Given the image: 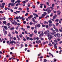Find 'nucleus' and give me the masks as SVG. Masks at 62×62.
Listing matches in <instances>:
<instances>
[{
    "label": "nucleus",
    "mask_w": 62,
    "mask_h": 62,
    "mask_svg": "<svg viewBox=\"0 0 62 62\" xmlns=\"http://www.w3.org/2000/svg\"><path fill=\"white\" fill-rule=\"evenodd\" d=\"M10 29L11 30H12L13 29H14V28L13 27L11 28H10Z\"/></svg>",
    "instance_id": "42"
},
{
    "label": "nucleus",
    "mask_w": 62,
    "mask_h": 62,
    "mask_svg": "<svg viewBox=\"0 0 62 62\" xmlns=\"http://www.w3.org/2000/svg\"><path fill=\"white\" fill-rule=\"evenodd\" d=\"M9 4H8V6L9 8H10V5L12 6V5H13V3H9Z\"/></svg>",
    "instance_id": "8"
},
{
    "label": "nucleus",
    "mask_w": 62,
    "mask_h": 62,
    "mask_svg": "<svg viewBox=\"0 0 62 62\" xmlns=\"http://www.w3.org/2000/svg\"><path fill=\"white\" fill-rule=\"evenodd\" d=\"M52 25H53V24H51V23H50L49 24V27H51V26H52Z\"/></svg>",
    "instance_id": "16"
},
{
    "label": "nucleus",
    "mask_w": 62,
    "mask_h": 62,
    "mask_svg": "<svg viewBox=\"0 0 62 62\" xmlns=\"http://www.w3.org/2000/svg\"><path fill=\"white\" fill-rule=\"evenodd\" d=\"M44 16H45V15L44 14H42V16H41V17H42V18H44Z\"/></svg>",
    "instance_id": "20"
},
{
    "label": "nucleus",
    "mask_w": 62,
    "mask_h": 62,
    "mask_svg": "<svg viewBox=\"0 0 62 62\" xmlns=\"http://www.w3.org/2000/svg\"><path fill=\"white\" fill-rule=\"evenodd\" d=\"M44 8H46V5H44Z\"/></svg>",
    "instance_id": "55"
},
{
    "label": "nucleus",
    "mask_w": 62,
    "mask_h": 62,
    "mask_svg": "<svg viewBox=\"0 0 62 62\" xmlns=\"http://www.w3.org/2000/svg\"><path fill=\"white\" fill-rule=\"evenodd\" d=\"M4 62H8L7 59H6V58H5L4 59Z\"/></svg>",
    "instance_id": "9"
},
{
    "label": "nucleus",
    "mask_w": 62,
    "mask_h": 62,
    "mask_svg": "<svg viewBox=\"0 0 62 62\" xmlns=\"http://www.w3.org/2000/svg\"><path fill=\"white\" fill-rule=\"evenodd\" d=\"M25 33L27 34H28V33H27V31H25Z\"/></svg>",
    "instance_id": "48"
},
{
    "label": "nucleus",
    "mask_w": 62,
    "mask_h": 62,
    "mask_svg": "<svg viewBox=\"0 0 62 62\" xmlns=\"http://www.w3.org/2000/svg\"><path fill=\"white\" fill-rule=\"evenodd\" d=\"M3 23L4 24H6L7 23V22L6 21H4L3 22Z\"/></svg>",
    "instance_id": "21"
},
{
    "label": "nucleus",
    "mask_w": 62,
    "mask_h": 62,
    "mask_svg": "<svg viewBox=\"0 0 62 62\" xmlns=\"http://www.w3.org/2000/svg\"><path fill=\"white\" fill-rule=\"evenodd\" d=\"M54 48L55 49H57V46H56V44H55L54 45Z\"/></svg>",
    "instance_id": "15"
},
{
    "label": "nucleus",
    "mask_w": 62,
    "mask_h": 62,
    "mask_svg": "<svg viewBox=\"0 0 62 62\" xmlns=\"http://www.w3.org/2000/svg\"><path fill=\"white\" fill-rule=\"evenodd\" d=\"M35 26H36L37 27H38V28H39V27H40V26H41L40 24L39 23L35 25Z\"/></svg>",
    "instance_id": "4"
},
{
    "label": "nucleus",
    "mask_w": 62,
    "mask_h": 62,
    "mask_svg": "<svg viewBox=\"0 0 62 62\" xmlns=\"http://www.w3.org/2000/svg\"><path fill=\"white\" fill-rule=\"evenodd\" d=\"M49 27V26H48V25H47L46 26V28H48Z\"/></svg>",
    "instance_id": "52"
},
{
    "label": "nucleus",
    "mask_w": 62,
    "mask_h": 62,
    "mask_svg": "<svg viewBox=\"0 0 62 62\" xmlns=\"http://www.w3.org/2000/svg\"><path fill=\"white\" fill-rule=\"evenodd\" d=\"M44 62H46L47 61V60H46V59H44Z\"/></svg>",
    "instance_id": "39"
},
{
    "label": "nucleus",
    "mask_w": 62,
    "mask_h": 62,
    "mask_svg": "<svg viewBox=\"0 0 62 62\" xmlns=\"http://www.w3.org/2000/svg\"><path fill=\"white\" fill-rule=\"evenodd\" d=\"M5 3L4 2L3 3L1 4H0V8H4V7H5L4 5H5Z\"/></svg>",
    "instance_id": "2"
},
{
    "label": "nucleus",
    "mask_w": 62,
    "mask_h": 62,
    "mask_svg": "<svg viewBox=\"0 0 62 62\" xmlns=\"http://www.w3.org/2000/svg\"><path fill=\"white\" fill-rule=\"evenodd\" d=\"M48 32H49V31L48 30L45 31L44 32V34H45V35L47 34V33H48Z\"/></svg>",
    "instance_id": "13"
},
{
    "label": "nucleus",
    "mask_w": 62,
    "mask_h": 62,
    "mask_svg": "<svg viewBox=\"0 0 62 62\" xmlns=\"http://www.w3.org/2000/svg\"><path fill=\"white\" fill-rule=\"evenodd\" d=\"M56 17H57V15H55L53 17V19H55L56 18Z\"/></svg>",
    "instance_id": "12"
},
{
    "label": "nucleus",
    "mask_w": 62,
    "mask_h": 62,
    "mask_svg": "<svg viewBox=\"0 0 62 62\" xmlns=\"http://www.w3.org/2000/svg\"><path fill=\"white\" fill-rule=\"evenodd\" d=\"M53 38V36L52 35H50L49 37L48 38V39L49 40H51V39H52Z\"/></svg>",
    "instance_id": "7"
},
{
    "label": "nucleus",
    "mask_w": 62,
    "mask_h": 62,
    "mask_svg": "<svg viewBox=\"0 0 62 62\" xmlns=\"http://www.w3.org/2000/svg\"><path fill=\"white\" fill-rule=\"evenodd\" d=\"M18 10H20L21 11L22 10V9L21 8H19L18 9Z\"/></svg>",
    "instance_id": "56"
},
{
    "label": "nucleus",
    "mask_w": 62,
    "mask_h": 62,
    "mask_svg": "<svg viewBox=\"0 0 62 62\" xmlns=\"http://www.w3.org/2000/svg\"><path fill=\"white\" fill-rule=\"evenodd\" d=\"M44 34L43 32H42L41 34H40L39 35V38H41V37H42L43 36Z\"/></svg>",
    "instance_id": "5"
},
{
    "label": "nucleus",
    "mask_w": 62,
    "mask_h": 62,
    "mask_svg": "<svg viewBox=\"0 0 62 62\" xmlns=\"http://www.w3.org/2000/svg\"><path fill=\"white\" fill-rule=\"evenodd\" d=\"M18 8V7H15L14 8V9H17V8Z\"/></svg>",
    "instance_id": "53"
},
{
    "label": "nucleus",
    "mask_w": 62,
    "mask_h": 62,
    "mask_svg": "<svg viewBox=\"0 0 62 62\" xmlns=\"http://www.w3.org/2000/svg\"><path fill=\"white\" fill-rule=\"evenodd\" d=\"M52 44L53 45H54L55 44V43H54V42H52Z\"/></svg>",
    "instance_id": "54"
},
{
    "label": "nucleus",
    "mask_w": 62,
    "mask_h": 62,
    "mask_svg": "<svg viewBox=\"0 0 62 62\" xmlns=\"http://www.w3.org/2000/svg\"><path fill=\"white\" fill-rule=\"evenodd\" d=\"M39 41H38V40H37L36 41V43L38 44H39Z\"/></svg>",
    "instance_id": "34"
},
{
    "label": "nucleus",
    "mask_w": 62,
    "mask_h": 62,
    "mask_svg": "<svg viewBox=\"0 0 62 62\" xmlns=\"http://www.w3.org/2000/svg\"><path fill=\"white\" fill-rule=\"evenodd\" d=\"M8 32L7 31H5L4 32V35H7V33Z\"/></svg>",
    "instance_id": "17"
},
{
    "label": "nucleus",
    "mask_w": 62,
    "mask_h": 62,
    "mask_svg": "<svg viewBox=\"0 0 62 62\" xmlns=\"http://www.w3.org/2000/svg\"><path fill=\"white\" fill-rule=\"evenodd\" d=\"M16 18L17 20H18L19 19V17H16Z\"/></svg>",
    "instance_id": "49"
},
{
    "label": "nucleus",
    "mask_w": 62,
    "mask_h": 62,
    "mask_svg": "<svg viewBox=\"0 0 62 62\" xmlns=\"http://www.w3.org/2000/svg\"><path fill=\"white\" fill-rule=\"evenodd\" d=\"M43 14L45 15H47V13H46V12H44L43 13Z\"/></svg>",
    "instance_id": "35"
},
{
    "label": "nucleus",
    "mask_w": 62,
    "mask_h": 62,
    "mask_svg": "<svg viewBox=\"0 0 62 62\" xmlns=\"http://www.w3.org/2000/svg\"><path fill=\"white\" fill-rule=\"evenodd\" d=\"M55 30L56 32H58V29L56 28L55 29Z\"/></svg>",
    "instance_id": "27"
},
{
    "label": "nucleus",
    "mask_w": 62,
    "mask_h": 62,
    "mask_svg": "<svg viewBox=\"0 0 62 62\" xmlns=\"http://www.w3.org/2000/svg\"><path fill=\"white\" fill-rule=\"evenodd\" d=\"M10 39H13V37H10Z\"/></svg>",
    "instance_id": "58"
},
{
    "label": "nucleus",
    "mask_w": 62,
    "mask_h": 62,
    "mask_svg": "<svg viewBox=\"0 0 62 62\" xmlns=\"http://www.w3.org/2000/svg\"><path fill=\"white\" fill-rule=\"evenodd\" d=\"M52 8H53V7H54V3L52 4Z\"/></svg>",
    "instance_id": "28"
},
{
    "label": "nucleus",
    "mask_w": 62,
    "mask_h": 62,
    "mask_svg": "<svg viewBox=\"0 0 62 62\" xmlns=\"http://www.w3.org/2000/svg\"><path fill=\"white\" fill-rule=\"evenodd\" d=\"M32 20L33 21V22L35 23H37V21H35V20L34 19V17L32 18Z\"/></svg>",
    "instance_id": "6"
},
{
    "label": "nucleus",
    "mask_w": 62,
    "mask_h": 62,
    "mask_svg": "<svg viewBox=\"0 0 62 62\" xmlns=\"http://www.w3.org/2000/svg\"><path fill=\"white\" fill-rule=\"evenodd\" d=\"M54 42L56 43V42H58V41H57V40L55 39L54 40Z\"/></svg>",
    "instance_id": "23"
},
{
    "label": "nucleus",
    "mask_w": 62,
    "mask_h": 62,
    "mask_svg": "<svg viewBox=\"0 0 62 62\" xmlns=\"http://www.w3.org/2000/svg\"><path fill=\"white\" fill-rule=\"evenodd\" d=\"M39 42L40 43H41V41L40 40H39Z\"/></svg>",
    "instance_id": "62"
},
{
    "label": "nucleus",
    "mask_w": 62,
    "mask_h": 62,
    "mask_svg": "<svg viewBox=\"0 0 62 62\" xmlns=\"http://www.w3.org/2000/svg\"><path fill=\"white\" fill-rule=\"evenodd\" d=\"M36 37H34L33 38V40H36Z\"/></svg>",
    "instance_id": "63"
},
{
    "label": "nucleus",
    "mask_w": 62,
    "mask_h": 62,
    "mask_svg": "<svg viewBox=\"0 0 62 62\" xmlns=\"http://www.w3.org/2000/svg\"><path fill=\"white\" fill-rule=\"evenodd\" d=\"M46 35L48 38H49L50 36V34L49 33H47Z\"/></svg>",
    "instance_id": "18"
},
{
    "label": "nucleus",
    "mask_w": 62,
    "mask_h": 62,
    "mask_svg": "<svg viewBox=\"0 0 62 62\" xmlns=\"http://www.w3.org/2000/svg\"><path fill=\"white\" fill-rule=\"evenodd\" d=\"M28 13H27L25 14V16H28Z\"/></svg>",
    "instance_id": "33"
},
{
    "label": "nucleus",
    "mask_w": 62,
    "mask_h": 62,
    "mask_svg": "<svg viewBox=\"0 0 62 62\" xmlns=\"http://www.w3.org/2000/svg\"><path fill=\"white\" fill-rule=\"evenodd\" d=\"M4 28H5V29H6V30H7L8 29V27H7V26H4Z\"/></svg>",
    "instance_id": "22"
},
{
    "label": "nucleus",
    "mask_w": 62,
    "mask_h": 62,
    "mask_svg": "<svg viewBox=\"0 0 62 62\" xmlns=\"http://www.w3.org/2000/svg\"><path fill=\"white\" fill-rule=\"evenodd\" d=\"M59 21V19H57L55 20V22H58Z\"/></svg>",
    "instance_id": "37"
},
{
    "label": "nucleus",
    "mask_w": 62,
    "mask_h": 62,
    "mask_svg": "<svg viewBox=\"0 0 62 62\" xmlns=\"http://www.w3.org/2000/svg\"><path fill=\"white\" fill-rule=\"evenodd\" d=\"M30 24L31 25H32V22H30Z\"/></svg>",
    "instance_id": "64"
},
{
    "label": "nucleus",
    "mask_w": 62,
    "mask_h": 62,
    "mask_svg": "<svg viewBox=\"0 0 62 62\" xmlns=\"http://www.w3.org/2000/svg\"><path fill=\"white\" fill-rule=\"evenodd\" d=\"M16 37L18 39V40H20V39L19 38V36H18V35H16Z\"/></svg>",
    "instance_id": "14"
},
{
    "label": "nucleus",
    "mask_w": 62,
    "mask_h": 62,
    "mask_svg": "<svg viewBox=\"0 0 62 62\" xmlns=\"http://www.w3.org/2000/svg\"><path fill=\"white\" fill-rule=\"evenodd\" d=\"M19 36L20 38H22V37H23V35H22V34H21L20 35H19Z\"/></svg>",
    "instance_id": "25"
},
{
    "label": "nucleus",
    "mask_w": 62,
    "mask_h": 62,
    "mask_svg": "<svg viewBox=\"0 0 62 62\" xmlns=\"http://www.w3.org/2000/svg\"><path fill=\"white\" fill-rule=\"evenodd\" d=\"M11 23L12 24H14V25H17V22H16L15 20H14V21L12 22Z\"/></svg>",
    "instance_id": "3"
},
{
    "label": "nucleus",
    "mask_w": 62,
    "mask_h": 62,
    "mask_svg": "<svg viewBox=\"0 0 62 62\" xmlns=\"http://www.w3.org/2000/svg\"><path fill=\"white\" fill-rule=\"evenodd\" d=\"M46 11H47L48 14H50L51 12V10H50V7H48L46 9Z\"/></svg>",
    "instance_id": "1"
},
{
    "label": "nucleus",
    "mask_w": 62,
    "mask_h": 62,
    "mask_svg": "<svg viewBox=\"0 0 62 62\" xmlns=\"http://www.w3.org/2000/svg\"><path fill=\"white\" fill-rule=\"evenodd\" d=\"M13 39L14 40H16V37H14L13 38Z\"/></svg>",
    "instance_id": "59"
},
{
    "label": "nucleus",
    "mask_w": 62,
    "mask_h": 62,
    "mask_svg": "<svg viewBox=\"0 0 62 62\" xmlns=\"http://www.w3.org/2000/svg\"><path fill=\"white\" fill-rule=\"evenodd\" d=\"M17 3H20L21 2V0H18L17 1Z\"/></svg>",
    "instance_id": "43"
},
{
    "label": "nucleus",
    "mask_w": 62,
    "mask_h": 62,
    "mask_svg": "<svg viewBox=\"0 0 62 62\" xmlns=\"http://www.w3.org/2000/svg\"><path fill=\"white\" fill-rule=\"evenodd\" d=\"M14 48V47H12V48H10V49L11 50H12Z\"/></svg>",
    "instance_id": "36"
},
{
    "label": "nucleus",
    "mask_w": 62,
    "mask_h": 62,
    "mask_svg": "<svg viewBox=\"0 0 62 62\" xmlns=\"http://www.w3.org/2000/svg\"><path fill=\"white\" fill-rule=\"evenodd\" d=\"M48 17H49V15L46 16L45 18L46 19H47Z\"/></svg>",
    "instance_id": "41"
},
{
    "label": "nucleus",
    "mask_w": 62,
    "mask_h": 62,
    "mask_svg": "<svg viewBox=\"0 0 62 62\" xmlns=\"http://www.w3.org/2000/svg\"><path fill=\"white\" fill-rule=\"evenodd\" d=\"M57 36V34H55L54 35V36L55 37V38H56V36Z\"/></svg>",
    "instance_id": "50"
},
{
    "label": "nucleus",
    "mask_w": 62,
    "mask_h": 62,
    "mask_svg": "<svg viewBox=\"0 0 62 62\" xmlns=\"http://www.w3.org/2000/svg\"><path fill=\"white\" fill-rule=\"evenodd\" d=\"M10 43L11 44H12L13 43H14V41H11L10 42Z\"/></svg>",
    "instance_id": "45"
},
{
    "label": "nucleus",
    "mask_w": 62,
    "mask_h": 62,
    "mask_svg": "<svg viewBox=\"0 0 62 62\" xmlns=\"http://www.w3.org/2000/svg\"><path fill=\"white\" fill-rule=\"evenodd\" d=\"M57 12L58 13V15H60V14L61 13V12H60V10H58L57 11Z\"/></svg>",
    "instance_id": "10"
},
{
    "label": "nucleus",
    "mask_w": 62,
    "mask_h": 62,
    "mask_svg": "<svg viewBox=\"0 0 62 62\" xmlns=\"http://www.w3.org/2000/svg\"><path fill=\"white\" fill-rule=\"evenodd\" d=\"M33 35V33H32L31 34H30V36L31 37H32V36Z\"/></svg>",
    "instance_id": "47"
},
{
    "label": "nucleus",
    "mask_w": 62,
    "mask_h": 62,
    "mask_svg": "<svg viewBox=\"0 0 62 62\" xmlns=\"http://www.w3.org/2000/svg\"><path fill=\"white\" fill-rule=\"evenodd\" d=\"M8 36H9V37H10V36H11V34L10 33H9L8 35Z\"/></svg>",
    "instance_id": "60"
},
{
    "label": "nucleus",
    "mask_w": 62,
    "mask_h": 62,
    "mask_svg": "<svg viewBox=\"0 0 62 62\" xmlns=\"http://www.w3.org/2000/svg\"><path fill=\"white\" fill-rule=\"evenodd\" d=\"M2 19H3V20H5V19H6V18L5 17H3V18H2Z\"/></svg>",
    "instance_id": "57"
},
{
    "label": "nucleus",
    "mask_w": 62,
    "mask_h": 62,
    "mask_svg": "<svg viewBox=\"0 0 62 62\" xmlns=\"http://www.w3.org/2000/svg\"><path fill=\"white\" fill-rule=\"evenodd\" d=\"M33 16L32 15H30V17L31 18H32V17H33Z\"/></svg>",
    "instance_id": "61"
},
{
    "label": "nucleus",
    "mask_w": 62,
    "mask_h": 62,
    "mask_svg": "<svg viewBox=\"0 0 62 62\" xmlns=\"http://www.w3.org/2000/svg\"><path fill=\"white\" fill-rule=\"evenodd\" d=\"M46 26V25H44L43 24L42 25V27H45Z\"/></svg>",
    "instance_id": "46"
},
{
    "label": "nucleus",
    "mask_w": 62,
    "mask_h": 62,
    "mask_svg": "<svg viewBox=\"0 0 62 62\" xmlns=\"http://www.w3.org/2000/svg\"><path fill=\"white\" fill-rule=\"evenodd\" d=\"M48 22L49 23H53V22H52V21L51 20H49L48 21Z\"/></svg>",
    "instance_id": "26"
},
{
    "label": "nucleus",
    "mask_w": 62,
    "mask_h": 62,
    "mask_svg": "<svg viewBox=\"0 0 62 62\" xmlns=\"http://www.w3.org/2000/svg\"><path fill=\"white\" fill-rule=\"evenodd\" d=\"M33 8H36V6L34 5H33L32 6Z\"/></svg>",
    "instance_id": "38"
},
{
    "label": "nucleus",
    "mask_w": 62,
    "mask_h": 62,
    "mask_svg": "<svg viewBox=\"0 0 62 62\" xmlns=\"http://www.w3.org/2000/svg\"><path fill=\"white\" fill-rule=\"evenodd\" d=\"M53 34H55V31H54V30L53 31Z\"/></svg>",
    "instance_id": "32"
},
{
    "label": "nucleus",
    "mask_w": 62,
    "mask_h": 62,
    "mask_svg": "<svg viewBox=\"0 0 62 62\" xmlns=\"http://www.w3.org/2000/svg\"><path fill=\"white\" fill-rule=\"evenodd\" d=\"M59 24V23H56V26H58V25Z\"/></svg>",
    "instance_id": "51"
},
{
    "label": "nucleus",
    "mask_w": 62,
    "mask_h": 62,
    "mask_svg": "<svg viewBox=\"0 0 62 62\" xmlns=\"http://www.w3.org/2000/svg\"><path fill=\"white\" fill-rule=\"evenodd\" d=\"M11 2L12 3H13L14 2V1H15V0H11Z\"/></svg>",
    "instance_id": "30"
},
{
    "label": "nucleus",
    "mask_w": 62,
    "mask_h": 62,
    "mask_svg": "<svg viewBox=\"0 0 62 62\" xmlns=\"http://www.w3.org/2000/svg\"><path fill=\"white\" fill-rule=\"evenodd\" d=\"M47 5L48 6H50V4H49V3L48 2H47L46 3Z\"/></svg>",
    "instance_id": "19"
},
{
    "label": "nucleus",
    "mask_w": 62,
    "mask_h": 62,
    "mask_svg": "<svg viewBox=\"0 0 62 62\" xmlns=\"http://www.w3.org/2000/svg\"><path fill=\"white\" fill-rule=\"evenodd\" d=\"M60 37L61 36H60V34L59 33H57V38H60Z\"/></svg>",
    "instance_id": "11"
},
{
    "label": "nucleus",
    "mask_w": 62,
    "mask_h": 62,
    "mask_svg": "<svg viewBox=\"0 0 62 62\" xmlns=\"http://www.w3.org/2000/svg\"><path fill=\"white\" fill-rule=\"evenodd\" d=\"M50 8L51 9V10H53L54 9V8H53V7H50Z\"/></svg>",
    "instance_id": "31"
},
{
    "label": "nucleus",
    "mask_w": 62,
    "mask_h": 62,
    "mask_svg": "<svg viewBox=\"0 0 62 62\" xmlns=\"http://www.w3.org/2000/svg\"><path fill=\"white\" fill-rule=\"evenodd\" d=\"M44 23H47V24H48V22H46V21H44Z\"/></svg>",
    "instance_id": "29"
},
{
    "label": "nucleus",
    "mask_w": 62,
    "mask_h": 62,
    "mask_svg": "<svg viewBox=\"0 0 62 62\" xmlns=\"http://www.w3.org/2000/svg\"><path fill=\"white\" fill-rule=\"evenodd\" d=\"M27 39V40H28V39L30 40V38L29 37H28L27 38H26V39Z\"/></svg>",
    "instance_id": "24"
},
{
    "label": "nucleus",
    "mask_w": 62,
    "mask_h": 62,
    "mask_svg": "<svg viewBox=\"0 0 62 62\" xmlns=\"http://www.w3.org/2000/svg\"><path fill=\"white\" fill-rule=\"evenodd\" d=\"M40 40H44V39L42 38H40Z\"/></svg>",
    "instance_id": "44"
},
{
    "label": "nucleus",
    "mask_w": 62,
    "mask_h": 62,
    "mask_svg": "<svg viewBox=\"0 0 62 62\" xmlns=\"http://www.w3.org/2000/svg\"><path fill=\"white\" fill-rule=\"evenodd\" d=\"M49 46H52V44L51 43H49L48 44Z\"/></svg>",
    "instance_id": "40"
}]
</instances>
